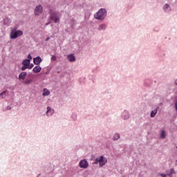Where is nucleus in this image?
<instances>
[{
	"instance_id": "nucleus-1",
	"label": "nucleus",
	"mask_w": 177,
	"mask_h": 177,
	"mask_svg": "<svg viewBox=\"0 0 177 177\" xmlns=\"http://www.w3.org/2000/svg\"><path fill=\"white\" fill-rule=\"evenodd\" d=\"M23 35V31L21 30H17V28H13L11 29L10 38V39H16V38H19V37H21Z\"/></svg>"
},
{
	"instance_id": "nucleus-2",
	"label": "nucleus",
	"mask_w": 177,
	"mask_h": 177,
	"mask_svg": "<svg viewBox=\"0 0 177 177\" xmlns=\"http://www.w3.org/2000/svg\"><path fill=\"white\" fill-rule=\"evenodd\" d=\"M106 16H107V11H106V9L104 8H101L96 12L94 17L95 19H97V20H104Z\"/></svg>"
},
{
	"instance_id": "nucleus-3",
	"label": "nucleus",
	"mask_w": 177,
	"mask_h": 177,
	"mask_svg": "<svg viewBox=\"0 0 177 177\" xmlns=\"http://www.w3.org/2000/svg\"><path fill=\"white\" fill-rule=\"evenodd\" d=\"M99 162L100 167H104V165H106L107 164V159L106 158H104L103 156H100V158H96L95 164H97Z\"/></svg>"
},
{
	"instance_id": "nucleus-4",
	"label": "nucleus",
	"mask_w": 177,
	"mask_h": 177,
	"mask_svg": "<svg viewBox=\"0 0 177 177\" xmlns=\"http://www.w3.org/2000/svg\"><path fill=\"white\" fill-rule=\"evenodd\" d=\"M50 20H53L55 23H59L60 21V17L56 12L50 14Z\"/></svg>"
},
{
	"instance_id": "nucleus-5",
	"label": "nucleus",
	"mask_w": 177,
	"mask_h": 177,
	"mask_svg": "<svg viewBox=\"0 0 177 177\" xmlns=\"http://www.w3.org/2000/svg\"><path fill=\"white\" fill-rule=\"evenodd\" d=\"M42 12H44V8L41 5H39L35 8L34 13L35 16H39L42 13Z\"/></svg>"
},
{
	"instance_id": "nucleus-6",
	"label": "nucleus",
	"mask_w": 177,
	"mask_h": 177,
	"mask_svg": "<svg viewBox=\"0 0 177 177\" xmlns=\"http://www.w3.org/2000/svg\"><path fill=\"white\" fill-rule=\"evenodd\" d=\"M30 63V59H24L22 62L23 66H21V70L22 71H25V70H27V68L28 67Z\"/></svg>"
},
{
	"instance_id": "nucleus-7",
	"label": "nucleus",
	"mask_w": 177,
	"mask_h": 177,
	"mask_svg": "<svg viewBox=\"0 0 177 177\" xmlns=\"http://www.w3.org/2000/svg\"><path fill=\"white\" fill-rule=\"evenodd\" d=\"M79 165H80V168L86 169V168H88V167L89 166V164L88 163V161H86V160L83 159V160H80Z\"/></svg>"
},
{
	"instance_id": "nucleus-8",
	"label": "nucleus",
	"mask_w": 177,
	"mask_h": 177,
	"mask_svg": "<svg viewBox=\"0 0 177 177\" xmlns=\"http://www.w3.org/2000/svg\"><path fill=\"white\" fill-rule=\"evenodd\" d=\"M41 62H42V58H41V57H37L35 58H33V63L34 64H36V66L41 64Z\"/></svg>"
},
{
	"instance_id": "nucleus-9",
	"label": "nucleus",
	"mask_w": 177,
	"mask_h": 177,
	"mask_svg": "<svg viewBox=\"0 0 177 177\" xmlns=\"http://www.w3.org/2000/svg\"><path fill=\"white\" fill-rule=\"evenodd\" d=\"M53 113H55V111L50 108V106L47 107V111L46 114L48 117H50V115H53Z\"/></svg>"
},
{
	"instance_id": "nucleus-10",
	"label": "nucleus",
	"mask_w": 177,
	"mask_h": 177,
	"mask_svg": "<svg viewBox=\"0 0 177 177\" xmlns=\"http://www.w3.org/2000/svg\"><path fill=\"white\" fill-rule=\"evenodd\" d=\"M26 77H27V73L22 72L19 75V80H22V81H24V80H26Z\"/></svg>"
},
{
	"instance_id": "nucleus-11",
	"label": "nucleus",
	"mask_w": 177,
	"mask_h": 177,
	"mask_svg": "<svg viewBox=\"0 0 177 177\" xmlns=\"http://www.w3.org/2000/svg\"><path fill=\"white\" fill-rule=\"evenodd\" d=\"M67 59L69 62H75V57L74 56V55L71 54V55H67Z\"/></svg>"
},
{
	"instance_id": "nucleus-12",
	"label": "nucleus",
	"mask_w": 177,
	"mask_h": 177,
	"mask_svg": "<svg viewBox=\"0 0 177 177\" xmlns=\"http://www.w3.org/2000/svg\"><path fill=\"white\" fill-rule=\"evenodd\" d=\"M41 70H42V68H41V66H35V67L32 69V71H33V73H41Z\"/></svg>"
},
{
	"instance_id": "nucleus-13",
	"label": "nucleus",
	"mask_w": 177,
	"mask_h": 177,
	"mask_svg": "<svg viewBox=\"0 0 177 177\" xmlns=\"http://www.w3.org/2000/svg\"><path fill=\"white\" fill-rule=\"evenodd\" d=\"M49 95H50V91L47 88H44L43 90V96H49Z\"/></svg>"
},
{
	"instance_id": "nucleus-14",
	"label": "nucleus",
	"mask_w": 177,
	"mask_h": 177,
	"mask_svg": "<svg viewBox=\"0 0 177 177\" xmlns=\"http://www.w3.org/2000/svg\"><path fill=\"white\" fill-rule=\"evenodd\" d=\"M122 117L124 120H128L129 118V113L127 111L123 112Z\"/></svg>"
},
{
	"instance_id": "nucleus-15",
	"label": "nucleus",
	"mask_w": 177,
	"mask_h": 177,
	"mask_svg": "<svg viewBox=\"0 0 177 177\" xmlns=\"http://www.w3.org/2000/svg\"><path fill=\"white\" fill-rule=\"evenodd\" d=\"M6 92L8 91H4L1 93H0V97H1V99H5V97H6Z\"/></svg>"
},
{
	"instance_id": "nucleus-16",
	"label": "nucleus",
	"mask_w": 177,
	"mask_h": 177,
	"mask_svg": "<svg viewBox=\"0 0 177 177\" xmlns=\"http://www.w3.org/2000/svg\"><path fill=\"white\" fill-rule=\"evenodd\" d=\"M166 136H167V134H166V133H165V131L162 130V131H161L160 138H161L162 139H165Z\"/></svg>"
},
{
	"instance_id": "nucleus-17",
	"label": "nucleus",
	"mask_w": 177,
	"mask_h": 177,
	"mask_svg": "<svg viewBox=\"0 0 177 177\" xmlns=\"http://www.w3.org/2000/svg\"><path fill=\"white\" fill-rule=\"evenodd\" d=\"M156 114H157V109H154L153 111H151V117L152 118L156 117Z\"/></svg>"
},
{
	"instance_id": "nucleus-18",
	"label": "nucleus",
	"mask_w": 177,
	"mask_h": 177,
	"mask_svg": "<svg viewBox=\"0 0 177 177\" xmlns=\"http://www.w3.org/2000/svg\"><path fill=\"white\" fill-rule=\"evenodd\" d=\"M31 82H32V80H26L24 82V84L25 85H30V84H31Z\"/></svg>"
},
{
	"instance_id": "nucleus-19",
	"label": "nucleus",
	"mask_w": 177,
	"mask_h": 177,
	"mask_svg": "<svg viewBox=\"0 0 177 177\" xmlns=\"http://www.w3.org/2000/svg\"><path fill=\"white\" fill-rule=\"evenodd\" d=\"M98 30H106V25L105 24H101L100 25Z\"/></svg>"
},
{
	"instance_id": "nucleus-20",
	"label": "nucleus",
	"mask_w": 177,
	"mask_h": 177,
	"mask_svg": "<svg viewBox=\"0 0 177 177\" xmlns=\"http://www.w3.org/2000/svg\"><path fill=\"white\" fill-rule=\"evenodd\" d=\"M120 139V134L119 133H115L113 136V140H118Z\"/></svg>"
},
{
	"instance_id": "nucleus-21",
	"label": "nucleus",
	"mask_w": 177,
	"mask_h": 177,
	"mask_svg": "<svg viewBox=\"0 0 177 177\" xmlns=\"http://www.w3.org/2000/svg\"><path fill=\"white\" fill-rule=\"evenodd\" d=\"M163 9L167 12V9H169V10H171V8H169V4H165Z\"/></svg>"
},
{
	"instance_id": "nucleus-22",
	"label": "nucleus",
	"mask_w": 177,
	"mask_h": 177,
	"mask_svg": "<svg viewBox=\"0 0 177 177\" xmlns=\"http://www.w3.org/2000/svg\"><path fill=\"white\" fill-rule=\"evenodd\" d=\"M32 67H34V64H29L27 68H28L29 70H31V68H32Z\"/></svg>"
},
{
	"instance_id": "nucleus-23",
	"label": "nucleus",
	"mask_w": 177,
	"mask_h": 177,
	"mask_svg": "<svg viewBox=\"0 0 177 177\" xmlns=\"http://www.w3.org/2000/svg\"><path fill=\"white\" fill-rule=\"evenodd\" d=\"M172 174H175V170L174 169H171V173L168 174L169 176H171V175H172Z\"/></svg>"
},
{
	"instance_id": "nucleus-24",
	"label": "nucleus",
	"mask_w": 177,
	"mask_h": 177,
	"mask_svg": "<svg viewBox=\"0 0 177 177\" xmlns=\"http://www.w3.org/2000/svg\"><path fill=\"white\" fill-rule=\"evenodd\" d=\"M28 60H30V62H31V60H32V57H31V55L30 54L28 55Z\"/></svg>"
},
{
	"instance_id": "nucleus-25",
	"label": "nucleus",
	"mask_w": 177,
	"mask_h": 177,
	"mask_svg": "<svg viewBox=\"0 0 177 177\" xmlns=\"http://www.w3.org/2000/svg\"><path fill=\"white\" fill-rule=\"evenodd\" d=\"M51 60H53V62H56V57L55 55H52Z\"/></svg>"
},
{
	"instance_id": "nucleus-26",
	"label": "nucleus",
	"mask_w": 177,
	"mask_h": 177,
	"mask_svg": "<svg viewBox=\"0 0 177 177\" xmlns=\"http://www.w3.org/2000/svg\"><path fill=\"white\" fill-rule=\"evenodd\" d=\"M167 175L168 174H159V176H162V177H167Z\"/></svg>"
},
{
	"instance_id": "nucleus-27",
	"label": "nucleus",
	"mask_w": 177,
	"mask_h": 177,
	"mask_svg": "<svg viewBox=\"0 0 177 177\" xmlns=\"http://www.w3.org/2000/svg\"><path fill=\"white\" fill-rule=\"evenodd\" d=\"M12 108L9 106H7V110H10Z\"/></svg>"
},
{
	"instance_id": "nucleus-28",
	"label": "nucleus",
	"mask_w": 177,
	"mask_h": 177,
	"mask_svg": "<svg viewBox=\"0 0 177 177\" xmlns=\"http://www.w3.org/2000/svg\"><path fill=\"white\" fill-rule=\"evenodd\" d=\"M49 39H50V37H47V38L46 39V41H49Z\"/></svg>"
}]
</instances>
